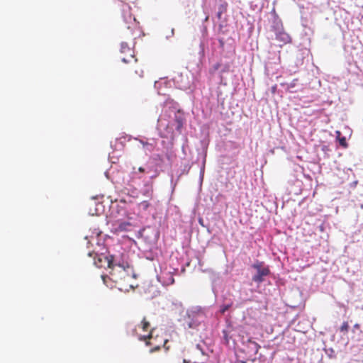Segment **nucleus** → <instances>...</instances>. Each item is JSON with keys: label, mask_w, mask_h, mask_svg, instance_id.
Returning <instances> with one entry per match:
<instances>
[{"label": "nucleus", "mask_w": 363, "mask_h": 363, "mask_svg": "<svg viewBox=\"0 0 363 363\" xmlns=\"http://www.w3.org/2000/svg\"><path fill=\"white\" fill-rule=\"evenodd\" d=\"M138 327L140 328L143 331L147 332L150 330V323L148 320H147L146 318H143Z\"/></svg>", "instance_id": "obj_11"}, {"label": "nucleus", "mask_w": 363, "mask_h": 363, "mask_svg": "<svg viewBox=\"0 0 363 363\" xmlns=\"http://www.w3.org/2000/svg\"><path fill=\"white\" fill-rule=\"evenodd\" d=\"M252 267L257 270V274L252 277V281L256 283H262L264 281V277L270 274L268 267H264L262 262H257L252 265Z\"/></svg>", "instance_id": "obj_4"}, {"label": "nucleus", "mask_w": 363, "mask_h": 363, "mask_svg": "<svg viewBox=\"0 0 363 363\" xmlns=\"http://www.w3.org/2000/svg\"><path fill=\"white\" fill-rule=\"evenodd\" d=\"M174 283V279L173 278V277L171 275L170 276V279H169V284H172Z\"/></svg>", "instance_id": "obj_23"}, {"label": "nucleus", "mask_w": 363, "mask_h": 363, "mask_svg": "<svg viewBox=\"0 0 363 363\" xmlns=\"http://www.w3.org/2000/svg\"><path fill=\"white\" fill-rule=\"evenodd\" d=\"M145 189L143 191V195L147 197L149 199H152L153 198L152 185H145Z\"/></svg>", "instance_id": "obj_10"}, {"label": "nucleus", "mask_w": 363, "mask_h": 363, "mask_svg": "<svg viewBox=\"0 0 363 363\" xmlns=\"http://www.w3.org/2000/svg\"><path fill=\"white\" fill-rule=\"evenodd\" d=\"M183 363H189V361H187L186 359H184L183 360Z\"/></svg>", "instance_id": "obj_25"}, {"label": "nucleus", "mask_w": 363, "mask_h": 363, "mask_svg": "<svg viewBox=\"0 0 363 363\" xmlns=\"http://www.w3.org/2000/svg\"><path fill=\"white\" fill-rule=\"evenodd\" d=\"M132 225L128 221L117 220L112 225L111 231L116 234L130 230Z\"/></svg>", "instance_id": "obj_6"}, {"label": "nucleus", "mask_w": 363, "mask_h": 363, "mask_svg": "<svg viewBox=\"0 0 363 363\" xmlns=\"http://www.w3.org/2000/svg\"><path fill=\"white\" fill-rule=\"evenodd\" d=\"M337 133L338 136L340 135V131H337ZM337 138H338L340 145L342 147H345V148L347 147L348 144H347V143L346 141V138L345 137H342V138L337 137Z\"/></svg>", "instance_id": "obj_13"}, {"label": "nucleus", "mask_w": 363, "mask_h": 363, "mask_svg": "<svg viewBox=\"0 0 363 363\" xmlns=\"http://www.w3.org/2000/svg\"><path fill=\"white\" fill-rule=\"evenodd\" d=\"M138 171L140 173H145V172H149V171H146L145 169L143 167H140L138 169Z\"/></svg>", "instance_id": "obj_20"}, {"label": "nucleus", "mask_w": 363, "mask_h": 363, "mask_svg": "<svg viewBox=\"0 0 363 363\" xmlns=\"http://www.w3.org/2000/svg\"><path fill=\"white\" fill-rule=\"evenodd\" d=\"M139 340L144 341L147 346L151 347L150 352H155L160 350L162 347H165L167 340L158 335H154V330L151 329L147 335H140Z\"/></svg>", "instance_id": "obj_3"}, {"label": "nucleus", "mask_w": 363, "mask_h": 363, "mask_svg": "<svg viewBox=\"0 0 363 363\" xmlns=\"http://www.w3.org/2000/svg\"><path fill=\"white\" fill-rule=\"evenodd\" d=\"M140 143L143 145V146L147 150H148L149 152H152L153 151L154 148H155V145L152 144V143H150L148 142H145L143 140H140Z\"/></svg>", "instance_id": "obj_12"}, {"label": "nucleus", "mask_w": 363, "mask_h": 363, "mask_svg": "<svg viewBox=\"0 0 363 363\" xmlns=\"http://www.w3.org/2000/svg\"><path fill=\"white\" fill-rule=\"evenodd\" d=\"M123 11L124 21L128 24L127 28L129 29L135 23V18L130 13V8L128 5H124Z\"/></svg>", "instance_id": "obj_7"}, {"label": "nucleus", "mask_w": 363, "mask_h": 363, "mask_svg": "<svg viewBox=\"0 0 363 363\" xmlns=\"http://www.w3.org/2000/svg\"><path fill=\"white\" fill-rule=\"evenodd\" d=\"M298 79H294L290 84H288L289 88H293L296 85V83L298 82Z\"/></svg>", "instance_id": "obj_19"}, {"label": "nucleus", "mask_w": 363, "mask_h": 363, "mask_svg": "<svg viewBox=\"0 0 363 363\" xmlns=\"http://www.w3.org/2000/svg\"><path fill=\"white\" fill-rule=\"evenodd\" d=\"M241 363H246V362H242Z\"/></svg>", "instance_id": "obj_26"}, {"label": "nucleus", "mask_w": 363, "mask_h": 363, "mask_svg": "<svg viewBox=\"0 0 363 363\" xmlns=\"http://www.w3.org/2000/svg\"><path fill=\"white\" fill-rule=\"evenodd\" d=\"M220 67V63H216L213 65V71H216L218 70Z\"/></svg>", "instance_id": "obj_21"}, {"label": "nucleus", "mask_w": 363, "mask_h": 363, "mask_svg": "<svg viewBox=\"0 0 363 363\" xmlns=\"http://www.w3.org/2000/svg\"><path fill=\"white\" fill-rule=\"evenodd\" d=\"M124 45L126 46L127 48H130L126 43H122L121 44V50H120L121 56L120 57L121 58L122 57H126L128 58V52L127 50H123V49H122L123 47H124Z\"/></svg>", "instance_id": "obj_14"}, {"label": "nucleus", "mask_w": 363, "mask_h": 363, "mask_svg": "<svg viewBox=\"0 0 363 363\" xmlns=\"http://www.w3.org/2000/svg\"><path fill=\"white\" fill-rule=\"evenodd\" d=\"M349 330V325L347 322H344L340 328L341 333H347Z\"/></svg>", "instance_id": "obj_16"}, {"label": "nucleus", "mask_w": 363, "mask_h": 363, "mask_svg": "<svg viewBox=\"0 0 363 363\" xmlns=\"http://www.w3.org/2000/svg\"><path fill=\"white\" fill-rule=\"evenodd\" d=\"M110 274L112 280L122 289L133 288V281L136 278L133 267L128 262H115Z\"/></svg>", "instance_id": "obj_1"}, {"label": "nucleus", "mask_w": 363, "mask_h": 363, "mask_svg": "<svg viewBox=\"0 0 363 363\" xmlns=\"http://www.w3.org/2000/svg\"><path fill=\"white\" fill-rule=\"evenodd\" d=\"M174 123L176 125V130L179 132H182L185 118L182 112L178 111L174 114Z\"/></svg>", "instance_id": "obj_8"}, {"label": "nucleus", "mask_w": 363, "mask_h": 363, "mask_svg": "<svg viewBox=\"0 0 363 363\" xmlns=\"http://www.w3.org/2000/svg\"><path fill=\"white\" fill-rule=\"evenodd\" d=\"M354 328H356V329H359L360 328V325L358 323H356L354 325Z\"/></svg>", "instance_id": "obj_24"}, {"label": "nucleus", "mask_w": 363, "mask_h": 363, "mask_svg": "<svg viewBox=\"0 0 363 363\" xmlns=\"http://www.w3.org/2000/svg\"><path fill=\"white\" fill-rule=\"evenodd\" d=\"M159 173L157 170H155V174L151 176V179L155 178L158 176Z\"/></svg>", "instance_id": "obj_22"}, {"label": "nucleus", "mask_w": 363, "mask_h": 363, "mask_svg": "<svg viewBox=\"0 0 363 363\" xmlns=\"http://www.w3.org/2000/svg\"><path fill=\"white\" fill-rule=\"evenodd\" d=\"M115 264L114 258L112 255H106L100 254L94 257V264L98 268H108L111 270Z\"/></svg>", "instance_id": "obj_5"}, {"label": "nucleus", "mask_w": 363, "mask_h": 363, "mask_svg": "<svg viewBox=\"0 0 363 363\" xmlns=\"http://www.w3.org/2000/svg\"><path fill=\"white\" fill-rule=\"evenodd\" d=\"M150 203L148 201H143L139 203V207L143 211H147L150 207Z\"/></svg>", "instance_id": "obj_15"}, {"label": "nucleus", "mask_w": 363, "mask_h": 363, "mask_svg": "<svg viewBox=\"0 0 363 363\" xmlns=\"http://www.w3.org/2000/svg\"><path fill=\"white\" fill-rule=\"evenodd\" d=\"M123 50H127L128 52V58L126 57H122L121 60L125 64L130 65L129 68V78L135 82L140 79L144 76V71L142 67V64L138 62L134 55V50L131 48H127L124 45Z\"/></svg>", "instance_id": "obj_2"}, {"label": "nucleus", "mask_w": 363, "mask_h": 363, "mask_svg": "<svg viewBox=\"0 0 363 363\" xmlns=\"http://www.w3.org/2000/svg\"><path fill=\"white\" fill-rule=\"evenodd\" d=\"M245 344L247 347L248 352L252 355L255 356L260 348V345L256 342L253 341L252 338H249L246 341Z\"/></svg>", "instance_id": "obj_9"}, {"label": "nucleus", "mask_w": 363, "mask_h": 363, "mask_svg": "<svg viewBox=\"0 0 363 363\" xmlns=\"http://www.w3.org/2000/svg\"><path fill=\"white\" fill-rule=\"evenodd\" d=\"M186 324L189 328H194L198 325L194 321H186Z\"/></svg>", "instance_id": "obj_18"}, {"label": "nucleus", "mask_w": 363, "mask_h": 363, "mask_svg": "<svg viewBox=\"0 0 363 363\" xmlns=\"http://www.w3.org/2000/svg\"><path fill=\"white\" fill-rule=\"evenodd\" d=\"M232 306V303L230 304H225L220 306V313L222 314L225 313V311H227L230 307Z\"/></svg>", "instance_id": "obj_17"}]
</instances>
